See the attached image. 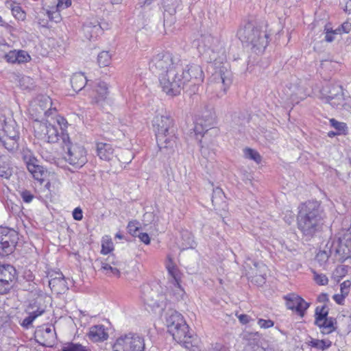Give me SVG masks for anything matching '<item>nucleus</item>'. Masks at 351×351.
I'll list each match as a JSON object with an SVG mask.
<instances>
[{
    "label": "nucleus",
    "instance_id": "f257e3e1",
    "mask_svg": "<svg viewBox=\"0 0 351 351\" xmlns=\"http://www.w3.org/2000/svg\"><path fill=\"white\" fill-rule=\"evenodd\" d=\"M150 71L158 75L160 86L167 95H179L181 81L176 80L182 71V62L169 52H162L154 56L149 63Z\"/></svg>",
    "mask_w": 351,
    "mask_h": 351
},
{
    "label": "nucleus",
    "instance_id": "f03ea898",
    "mask_svg": "<svg viewBox=\"0 0 351 351\" xmlns=\"http://www.w3.org/2000/svg\"><path fill=\"white\" fill-rule=\"evenodd\" d=\"M324 211L317 201H308L299 207L297 217L298 228L303 236L311 239L322 231Z\"/></svg>",
    "mask_w": 351,
    "mask_h": 351
},
{
    "label": "nucleus",
    "instance_id": "7ed1b4c3",
    "mask_svg": "<svg viewBox=\"0 0 351 351\" xmlns=\"http://www.w3.org/2000/svg\"><path fill=\"white\" fill-rule=\"evenodd\" d=\"M267 27V22L264 19H252L238 30L237 36L242 43L250 45L255 52L260 53L269 43Z\"/></svg>",
    "mask_w": 351,
    "mask_h": 351
},
{
    "label": "nucleus",
    "instance_id": "20e7f679",
    "mask_svg": "<svg viewBox=\"0 0 351 351\" xmlns=\"http://www.w3.org/2000/svg\"><path fill=\"white\" fill-rule=\"evenodd\" d=\"M153 125L157 128L156 136L160 152L165 156H171L175 151L176 141L173 120L168 112L165 111L164 114L154 117Z\"/></svg>",
    "mask_w": 351,
    "mask_h": 351
},
{
    "label": "nucleus",
    "instance_id": "39448f33",
    "mask_svg": "<svg viewBox=\"0 0 351 351\" xmlns=\"http://www.w3.org/2000/svg\"><path fill=\"white\" fill-rule=\"evenodd\" d=\"M88 80L82 73H77L72 75L71 84L74 91L79 92L84 89L88 93L89 102L92 104H97L98 106L104 107L103 104L106 102L108 95V86L104 82H96L94 88L90 89L87 84Z\"/></svg>",
    "mask_w": 351,
    "mask_h": 351
},
{
    "label": "nucleus",
    "instance_id": "423d86ee",
    "mask_svg": "<svg viewBox=\"0 0 351 351\" xmlns=\"http://www.w3.org/2000/svg\"><path fill=\"white\" fill-rule=\"evenodd\" d=\"M61 141L64 160L75 169L82 167L88 161L87 152L84 146L73 143L68 133L62 134Z\"/></svg>",
    "mask_w": 351,
    "mask_h": 351
},
{
    "label": "nucleus",
    "instance_id": "0eeeda50",
    "mask_svg": "<svg viewBox=\"0 0 351 351\" xmlns=\"http://www.w3.org/2000/svg\"><path fill=\"white\" fill-rule=\"evenodd\" d=\"M197 49L208 62H219L223 59L225 50L222 43L210 34L202 36Z\"/></svg>",
    "mask_w": 351,
    "mask_h": 351
},
{
    "label": "nucleus",
    "instance_id": "6e6552de",
    "mask_svg": "<svg viewBox=\"0 0 351 351\" xmlns=\"http://www.w3.org/2000/svg\"><path fill=\"white\" fill-rule=\"evenodd\" d=\"M204 72L200 66L197 64H190L186 66V69H184L182 65V71L179 73L178 77L176 80L181 81L180 87L179 88V94L182 89H184L188 86L192 87L193 92V99L198 100L199 95L195 94L198 89V85L203 82Z\"/></svg>",
    "mask_w": 351,
    "mask_h": 351
},
{
    "label": "nucleus",
    "instance_id": "1a4fd4ad",
    "mask_svg": "<svg viewBox=\"0 0 351 351\" xmlns=\"http://www.w3.org/2000/svg\"><path fill=\"white\" fill-rule=\"evenodd\" d=\"M145 340L143 336L129 332L117 339L112 351H144Z\"/></svg>",
    "mask_w": 351,
    "mask_h": 351
},
{
    "label": "nucleus",
    "instance_id": "9d476101",
    "mask_svg": "<svg viewBox=\"0 0 351 351\" xmlns=\"http://www.w3.org/2000/svg\"><path fill=\"white\" fill-rule=\"evenodd\" d=\"M141 298L145 305L149 306L152 311L162 312L166 308L165 296L154 290L149 284L141 287Z\"/></svg>",
    "mask_w": 351,
    "mask_h": 351
},
{
    "label": "nucleus",
    "instance_id": "9b49d317",
    "mask_svg": "<svg viewBox=\"0 0 351 351\" xmlns=\"http://www.w3.org/2000/svg\"><path fill=\"white\" fill-rule=\"evenodd\" d=\"M19 134L16 128L14 121L7 122L4 121L2 129L0 131V143L9 151H14L18 148Z\"/></svg>",
    "mask_w": 351,
    "mask_h": 351
},
{
    "label": "nucleus",
    "instance_id": "f8f14e48",
    "mask_svg": "<svg viewBox=\"0 0 351 351\" xmlns=\"http://www.w3.org/2000/svg\"><path fill=\"white\" fill-rule=\"evenodd\" d=\"M328 315V309L326 304L316 307L315 324L319 328L321 332L324 335L330 334L337 328L336 319Z\"/></svg>",
    "mask_w": 351,
    "mask_h": 351
},
{
    "label": "nucleus",
    "instance_id": "ddd939ff",
    "mask_svg": "<svg viewBox=\"0 0 351 351\" xmlns=\"http://www.w3.org/2000/svg\"><path fill=\"white\" fill-rule=\"evenodd\" d=\"M3 59L10 64H23L31 60V56L25 50L10 49L9 45L0 43V60Z\"/></svg>",
    "mask_w": 351,
    "mask_h": 351
},
{
    "label": "nucleus",
    "instance_id": "4468645a",
    "mask_svg": "<svg viewBox=\"0 0 351 351\" xmlns=\"http://www.w3.org/2000/svg\"><path fill=\"white\" fill-rule=\"evenodd\" d=\"M18 237L15 230L0 226V256H5L13 252Z\"/></svg>",
    "mask_w": 351,
    "mask_h": 351
},
{
    "label": "nucleus",
    "instance_id": "2eb2a0df",
    "mask_svg": "<svg viewBox=\"0 0 351 351\" xmlns=\"http://www.w3.org/2000/svg\"><path fill=\"white\" fill-rule=\"evenodd\" d=\"M322 95H325L327 102L332 108L337 109H346V103L343 97V88L339 84H330L322 90Z\"/></svg>",
    "mask_w": 351,
    "mask_h": 351
},
{
    "label": "nucleus",
    "instance_id": "dca6fc26",
    "mask_svg": "<svg viewBox=\"0 0 351 351\" xmlns=\"http://www.w3.org/2000/svg\"><path fill=\"white\" fill-rule=\"evenodd\" d=\"M169 333L176 341L183 345L186 348L191 349L195 346L196 337L189 331V327L186 322Z\"/></svg>",
    "mask_w": 351,
    "mask_h": 351
},
{
    "label": "nucleus",
    "instance_id": "f3484780",
    "mask_svg": "<svg viewBox=\"0 0 351 351\" xmlns=\"http://www.w3.org/2000/svg\"><path fill=\"white\" fill-rule=\"evenodd\" d=\"M16 278V270L11 265H0V295L6 294L12 288L11 283Z\"/></svg>",
    "mask_w": 351,
    "mask_h": 351
},
{
    "label": "nucleus",
    "instance_id": "a211bd4d",
    "mask_svg": "<svg viewBox=\"0 0 351 351\" xmlns=\"http://www.w3.org/2000/svg\"><path fill=\"white\" fill-rule=\"evenodd\" d=\"M199 112L196 115L194 127L197 138H198V134H202L204 130L214 128L216 120V115L213 111H199Z\"/></svg>",
    "mask_w": 351,
    "mask_h": 351
},
{
    "label": "nucleus",
    "instance_id": "6ab92c4d",
    "mask_svg": "<svg viewBox=\"0 0 351 351\" xmlns=\"http://www.w3.org/2000/svg\"><path fill=\"white\" fill-rule=\"evenodd\" d=\"M335 252L337 258L341 262L351 258V228L348 230L343 234V237L339 239Z\"/></svg>",
    "mask_w": 351,
    "mask_h": 351
},
{
    "label": "nucleus",
    "instance_id": "aec40b11",
    "mask_svg": "<svg viewBox=\"0 0 351 351\" xmlns=\"http://www.w3.org/2000/svg\"><path fill=\"white\" fill-rule=\"evenodd\" d=\"M289 309L295 311L298 315L303 317L309 307V303L295 293H289L283 297Z\"/></svg>",
    "mask_w": 351,
    "mask_h": 351
},
{
    "label": "nucleus",
    "instance_id": "412c9836",
    "mask_svg": "<svg viewBox=\"0 0 351 351\" xmlns=\"http://www.w3.org/2000/svg\"><path fill=\"white\" fill-rule=\"evenodd\" d=\"M28 171L32 173L34 179L42 182L44 180L45 171L44 168L38 165V160L32 156L30 152H27L23 156Z\"/></svg>",
    "mask_w": 351,
    "mask_h": 351
},
{
    "label": "nucleus",
    "instance_id": "4be33fe9",
    "mask_svg": "<svg viewBox=\"0 0 351 351\" xmlns=\"http://www.w3.org/2000/svg\"><path fill=\"white\" fill-rule=\"evenodd\" d=\"M219 134V130L215 127L206 129L202 134H198L201 136L199 143L201 147V153L204 156H206L207 149L214 145L215 138Z\"/></svg>",
    "mask_w": 351,
    "mask_h": 351
},
{
    "label": "nucleus",
    "instance_id": "5701e85b",
    "mask_svg": "<svg viewBox=\"0 0 351 351\" xmlns=\"http://www.w3.org/2000/svg\"><path fill=\"white\" fill-rule=\"evenodd\" d=\"M82 29L85 37L90 40L97 38L103 32L100 23L95 18L87 19Z\"/></svg>",
    "mask_w": 351,
    "mask_h": 351
},
{
    "label": "nucleus",
    "instance_id": "b1692460",
    "mask_svg": "<svg viewBox=\"0 0 351 351\" xmlns=\"http://www.w3.org/2000/svg\"><path fill=\"white\" fill-rule=\"evenodd\" d=\"M165 322L169 332H171L173 329H176L185 322L182 315L173 309H169L166 313Z\"/></svg>",
    "mask_w": 351,
    "mask_h": 351
},
{
    "label": "nucleus",
    "instance_id": "393cba45",
    "mask_svg": "<svg viewBox=\"0 0 351 351\" xmlns=\"http://www.w3.org/2000/svg\"><path fill=\"white\" fill-rule=\"evenodd\" d=\"M87 335L89 339L93 342L104 341L108 338L107 330L102 324L92 326L89 328Z\"/></svg>",
    "mask_w": 351,
    "mask_h": 351
},
{
    "label": "nucleus",
    "instance_id": "a878e982",
    "mask_svg": "<svg viewBox=\"0 0 351 351\" xmlns=\"http://www.w3.org/2000/svg\"><path fill=\"white\" fill-rule=\"evenodd\" d=\"M211 200L215 210L221 211L227 209L226 196L221 188L217 187L213 189Z\"/></svg>",
    "mask_w": 351,
    "mask_h": 351
},
{
    "label": "nucleus",
    "instance_id": "bb28decb",
    "mask_svg": "<svg viewBox=\"0 0 351 351\" xmlns=\"http://www.w3.org/2000/svg\"><path fill=\"white\" fill-rule=\"evenodd\" d=\"M56 275V276L54 278H52V275L50 276L51 279L49 280V286L52 291L60 293L67 289L66 280L62 273H57Z\"/></svg>",
    "mask_w": 351,
    "mask_h": 351
},
{
    "label": "nucleus",
    "instance_id": "cd10ccee",
    "mask_svg": "<svg viewBox=\"0 0 351 351\" xmlns=\"http://www.w3.org/2000/svg\"><path fill=\"white\" fill-rule=\"evenodd\" d=\"M97 154L101 160L110 161L114 158V149L109 143H98Z\"/></svg>",
    "mask_w": 351,
    "mask_h": 351
},
{
    "label": "nucleus",
    "instance_id": "c85d7f7f",
    "mask_svg": "<svg viewBox=\"0 0 351 351\" xmlns=\"http://www.w3.org/2000/svg\"><path fill=\"white\" fill-rule=\"evenodd\" d=\"M47 124H45L46 128L45 137L47 142L54 143L61 140V134H60L57 128L54 125L53 120L47 121Z\"/></svg>",
    "mask_w": 351,
    "mask_h": 351
},
{
    "label": "nucleus",
    "instance_id": "c756f323",
    "mask_svg": "<svg viewBox=\"0 0 351 351\" xmlns=\"http://www.w3.org/2000/svg\"><path fill=\"white\" fill-rule=\"evenodd\" d=\"M166 268L168 271L169 275L172 278L171 282L174 286L180 289V272L175 263H173L171 258H168V262L166 264Z\"/></svg>",
    "mask_w": 351,
    "mask_h": 351
},
{
    "label": "nucleus",
    "instance_id": "7c9ffc66",
    "mask_svg": "<svg viewBox=\"0 0 351 351\" xmlns=\"http://www.w3.org/2000/svg\"><path fill=\"white\" fill-rule=\"evenodd\" d=\"M114 256L111 255L108 257V262H101V269L106 275L119 277L120 276L119 269L117 267L111 265V264L117 265V263H114Z\"/></svg>",
    "mask_w": 351,
    "mask_h": 351
},
{
    "label": "nucleus",
    "instance_id": "2f4dec72",
    "mask_svg": "<svg viewBox=\"0 0 351 351\" xmlns=\"http://www.w3.org/2000/svg\"><path fill=\"white\" fill-rule=\"evenodd\" d=\"M27 116L35 122L47 124L51 111H25Z\"/></svg>",
    "mask_w": 351,
    "mask_h": 351
},
{
    "label": "nucleus",
    "instance_id": "473e14b6",
    "mask_svg": "<svg viewBox=\"0 0 351 351\" xmlns=\"http://www.w3.org/2000/svg\"><path fill=\"white\" fill-rule=\"evenodd\" d=\"M35 337L38 343L46 347H52L56 338L51 337L47 333H45L43 329H38L35 332Z\"/></svg>",
    "mask_w": 351,
    "mask_h": 351
},
{
    "label": "nucleus",
    "instance_id": "72a5a7b5",
    "mask_svg": "<svg viewBox=\"0 0 351 351\" xmlns=\"http://www.w3.org/2000/svg\"><path fill=\"white\" fill-rule=\"evenodd\" d=\"M34 103L35 106H38L40 110H57L56 107H53L51 99L47 95H38Z\"/></svg>",
    "mask_w": 351,
    "mask_h": 351
},
{
    "label": "nucleus",
    "instance_id": "f704fd0d",
    "mask_svg": "<svg viewBox=\"0 0 351 351\" xmlns=\"http://www.w3.org/2000/svg\"><path fill=\"white\" fill-rule=\"evenodd\" d=\"M307 344L312 348L324 350L328 349L331 346V341L328 339H317L313 338H310V340L308 341Z\"/></svg>",
    "mask_w": 351,
    "mask_h": 351
},
{
    "label": "nucleus",
    "instance_id": "c9c22d12",
    "mask_svg": "<svg viewBox=\"0 0 351 351\" xmlns=\"http://www.w3.org/2000/svg\"><path fill=\"white\" fill-rule=\"evenodd\" d=\"M7 6L10 8L13 16L18 20H24L25 19V12L22 10L21 7L16 2L6 3Z\"/></svg>",
    "mask_w": 351,
    "mask_h": 351
},
{
    "label": "nucleus",
    "instance_id": "e433bc0d",
    "mask_svg": "<svg viewBox=\"0 0 351 351\" xmlns=\"http://www.w3.org/2000/svg\"><path fill=\"white\" fill-rule=\"evenodd\" d=\"M262 338L258 332H245L243 335V339L250 345H257Z\"/></svg>",
    "mask_w": 351,
    "mask_h": 351
},
{
    "label": "nucleus",
    "instance_id": "4c0bfd02",
    "mask_svg": "<svg viewBox=\"0 0 351 351\" xmlns=\"http://www.w3.org/2000/svg\"><path fill=\"white\" fill-rule=\"evenodd\" d=\"M49 120H53L54 125L57 123L61 129V136H62L63 133H67L66 132V128H67V121L63 117L60 115H57L53 113L52 111L50 112Z\"/></svg>",
    "mask_w": 351,
    "mask_h": 351
},
{
    "label": "nucleus",
    "instance_id": "58836bf2",
    "mask_svg": "<svg viewBox=\"0 0 351 351\" xmlns=\"http://www.w3.org/2000/svg\"><path fill=\"white\" fill-rule=\"evenodd\" d=\"M182 239L183 240V242L181 244V247L182 250L195 247V242L190 232H183L182 234Z\"/></svg>",
    "mask_w": 351,
    "mask_h": 351
},
{
    "label": "nucleus",
    "instance_id": "ea45409f",
    "mask_svg": "<svg viewBox=\"0 0 351 351\" xmlns=\"http://www.w3.org/2000/svg\"><path fill=\"white\" fill-rule=\"evenodd\" d=\"M45 312V309L43 308H38L36 311L32 312L29 314V315L25 317L21 325L22 326L28 328L34 322V320L38 316L41 315Z\"/></svg>",
    "mask_w": 351,
    "mask_h": 351
},
{
    "label": "nucleus",
    "instance_id": "a19ab883",
    "mask_svg": "<svg viewBox=\"0 0 351 351\" xmlns=\"http://www.w3.org/2000/svg\"><path fill=\"white\" fill-rule=\"evenodd\" d=\"M243 154L245 158L252 160L257 164L261 163L262 160V157L260 154L252 148H245L243 149Z\"/></svg>",
    "mask_w": 351,
    "mask_h": 351
},
{
    "label": "nucleus",
    "instance_id": "79ce46f5",
    "mask_svg": "<svg viewBox=\"0 0 351 351\" xmlns=\"http://www.w3.org/2000/svg\"><path fill=\"white\" fill-rule=\"evenodd\" d=\"M111 55L108 51H103L98 54L97 62L101 67L107 66L110 64Z\"/></svg>",
    "mask_w": 351,
    "mask_h": 351
},
{
    "label": "nucleus",
    "instance_id": "37998d69",
    "mask_svg": "<svg viewBox=\"0 0 351 351\" xmlns=\"http://www.w3.org/2000/svg\"><path fill=\"white\" fill-rule=\"evenodd\" d=\"M114 250V245L112 239L107 237L103 238L101 241V253L103 254H108Z\"/></svg>",
    "mask_w": 351,
    "mask_h": 351
},
{
    "label": "nucleus",
    "instance_id": "c03bdc74",
    "mask_svg": "<svg viewBox=\"0 0 351 351\" xmlns=\"http://www.w3.org/2000/svg\"><path fill=\"white\" fill-rule=\"evenodd\" d=\"M62 351H90L86 346L80 343H68L62 348Z\"/></svg>",
    "mask_w": 351,
    "mask_h": 351
},
{
    "label": "nucleus",
    "instance_id": "a18cd8bd",
    "mask_svg": "<svg viewBox=\"0 0 351 351\" xmlns=\"http://www.w3.org/2000/svg\"><path fill=\"white\" fill-rule=\"evenodd\" d=\"M330 125L337 130L339 134H346L347 132L346 124L343 122H339L335 119H330L329 120Z\"/></svg>",
    "mask_w": 351,
    "mask_h": 351
},
{
    "label": "nucleus",
    "instance_id": "49530a36",
    "mask_svg": "<svg viewBox=\"0 0 351 351\" xmlns=\"http://www.w3.org/2000/svg\"><path fill=\"white\" fill-rule=\"evenodd\" d=\"M134 154L129 149H125L122 152L119 160L125 164H129L134 158Z\"/></svg>",
    "mask_w": 351,
    "mask_h": 351
},
{
    "label": "nucleus",
    "instance_id": "de8ad7c7",
    "mask_svg": "<svg viewBox=\"0 0 351 351\" xmlns=\"http://www.w3.org/2000/svg\"><path fill=\"white\" fill-rule=\"evenodd\" d=\"M306 94L304 93V90L301 87H298L296 89V92L293 93L291 95L290 99L292 103L298 104L299 101L297 99L300 98V100H302L305 98Z\"/></svg>",
    "mask_w": 351,
    "mask_h": 351
},
{
    "label": "nucleus",
    "instance_id": "09e8293b",
    "mask_svg": "<svg viewBox=\"0 0 351 351\" xmlns=\"http://www.w3.org/2000/svg\"><path fill=\"white\" fill-rule=\"evenodd\" d=\"M337 31L339 34H348L351 31V19H347L338 28Z\"/></svg>",
    "mask_w": 351,
    "mask_h": 351
},
{
    "label": "nucleus",
    "instance_id": "8fccbe9b",
    "mask_svg": "<svg viewBox=\"0 0 351 351\" xmlns=\"http://www.w3.org/2000/svg\"><path fill=\"white\" fill-rule=\"evenodd\" d=\"M324 32L326 34L324 40L328 43L332 42L335 40V36L339 34L337 29L333 30L332 28L327 27V26H325Z\"/></svg>",
    "mask_w": 351,
    "mask_h": 351
},
{
    "label": "nucleus",
    "instance_id": "3c124183",
    "mask_svg": "<svg viewBox=\"0 0 351 351\" xmlns=\"http://www.w3.org/2000/svg\"><path fill=\"white\" fill-rule=\"evenodd\" d=\"M314 274V280L316 282V283L319 285H326L328 282V279L324 274H319L316 273L315 271H313Z\"/></svg>",
    "mask_w": 351,
    "mask_h": 351
},
{
    "label": "nucleus",
    "instance_id": "603ef678",
    "mask_svg": "<svg viewBox=\"0 0 351 351\" xmlns=\"http://www.w3.org/2000/svg\"><path fill=\"white\" fill-rule=\"evenodd\" d=\"M138 222L136 221H130L128 224L127 229L128 232L132 236L136 237L137 232L139 230L138 225Z\"/></svg>",
    "mask_w": 351,
    "mask_h": 351
},
{
    "label": "nucleus",
    "instance_id": "864d4df0",
    "mask_svg": "<svg viewBox=\"0 0 351 351\" xmlns=\"http://www.w3.org/2000/svg\"><path fill=\"white\" fill-rule=\"evenodd\" d=\"M257 324L260 328L263 329L271 328L274 325V322L271 319H264L262 318L258 319Z\"/></svg>",
    "mask_w": 351,
    "mask_h": 351
},
{
    "label": "nucleus",
    "instance_id": "5fc2aeb1",
    "mask_svg": "<svg viewBox=\"0 0 351 351\" xmlns=\"http://www.w3.org/2000/svg\"><path fill=\"white\" fill-rule=\"evenodd\" d=\"M21 197L25 203H29L34 198V195L29 191L24 190L21 192Z\"/></svg>",
    "mask_w": 351,
    "mask_h": 351
},
{
    "label": "nucleus",
    "instance_id": "6e6d98bb",
    "mask_svg": "<svg viewBox=\"0 0 351 351\" xmlns=\"http://www.w3.org/2000/svg\"><path fill=\"white\" fill-rule=\"evenodd\" d=\"M11 175L10 170L8 165L5 163L0 166V176L5 178H8Z\"/></svg>",
    "mask_w": 351,
    "mask_h": 351
},
{
    "label": "nucleus",
    "instance_id": "4d7b16f0",
    "mask_svg": "<svg viewBox=\"0 0 351 351\" xmlns=\"http://www.w3.org/2000/svg\"><path fill=\"white\" fill-rule=\"evenodd\" d=\"M181 0H162V4L164 7H170L176 8L178 6Z\"/></svg>",
    "mask_w": 351,
    "mask_h": 351
},
{
    "label": "nucleus",
    "instance_id": "13d9d810",
    "mask_svg": "<svg viewBox=\"0 0 351 351\" xmlns=\"http://www.w3.org/2000/svg\"><path fill=\"white\" fill-rule=\"evenodd\" d=\"M73 217L77 221H80L83 218V212L80 207L75 208L73 211Z\"/></svg>",
    "mask_w": 351,
    "mask_h": 351
},
{
    "label": "nucleus",
    "instance_id": "bf43d9fd",
    "mask_svg": "<svg viewBox=\"0 0 351 351\" xmlns=\"http://www.w3.org/2000/svg\"><path fill=\"white\" fill-rule=\"evenodd\" d=\"M351 285V282L349 280H346L340 285L341 293L344 294H348L349 289Z\"/></svg>",
    "mask_w": 351,
    "mask_h": 351
},
{
    "label": "nucleus",
    "instance_id": "052dcab7",
    "mask_svg": "<svg viewBox=\"0 0 351 351\" xmlns=\"http://www.w3.org/2000/svg\"><path fill=\"white\" fill-rule=\"evenodd\" d=\"M208 351H229L228 349L220 343L212 345Z\"/></svg>",
    "mask_w": 351,
    "mask_h": 351
},
{
    "label": "nucleus",
    "instance_id": "680f3d73",
    "mask_svg": "<svg viewBox=\"0 0 351 351\" xmlns=\"http://www.w3.org/2000/svg\"><path fill=\"white\" fill-rule=\"evenodd\" d=\"M47 15L51 21H53L56 23H58L60 21V15L57 12H50L47 11Z\"/></svg>",
    "mask_w": 351,
    "mask_h": 351
},
{
    "label": "nucleus",
    "instance_id": "e2e57ef3",
    "mask_svg": "<svg viewBox=\"0 0 351 351\" xmlns=\"http://www.w3.org/2000/svg\"><path fill=\"white\" fill-rule=\"evenodd\" d=\"M137 237L140 239V240L146 245L150 243V239L149 235L145 232L139 233Z\"/></svg>",
    "mask_w": 351,
    "mask_h": 351
},
{
    "label": "nucleus",
    "instance_id": "0e129e2a",
    "mask_svg": "<svg viewBox=\"0 0 351 351\" xmlns=\"http://www.w3.org/2000/svg\"><path fill=\"white\" fill-rule=\"evenodd\" d=\"M237 317L242 324H248L252 320L250 316L246 314H241L238 315Z\"/></svg>",
    "mask_w": 351,
    "mask_h": 351
},
{
    "label": "nucleus",
    "instance_id": "69168bd1",
    "mask_svg": "<svg viewBox=\"0 0 351 351\" xmlns=\"http://www.w3.org/2000/svg\"><path fill=\"white\" fill-rule=\"evenodd\" d=\"M346 295L347 294H344L343 293H341V294H335L333 295V299L337 304H341Z\"/></svg>",
    "mask_w": 351,
    "mask_h": 351
},
{
    "label": "nucleus",
    "instance_id": "338daca9",
    "mask_svg": "<svg viewBox=\"0 0 351 351\" xmlns=\"http://www.w3.org/2000/svg\"><path fill=\"white\" fill-rule=\"evenodd\" d=\"M71 5V0H58V7L60 8H67Z\"/></svg>",
    "mask_w": 351,
    "mask_h": 351
},
{
    "label": "nucleus",
    "instance_id": "774afa93",
    "mask_svg": "<svg viewBox=\"0 0 351 351\" xmlns=\"http://www.w3.org/2000/svg\"><path fill=\"white\" fill-rule=\"evenodd\" d=\"M317 258L319 261H326L328 258V255L325 251L319 252L317 255Z\"/></svg>",
    "mask_w": 351,
    "mask_h": 351
}]
</instances>
